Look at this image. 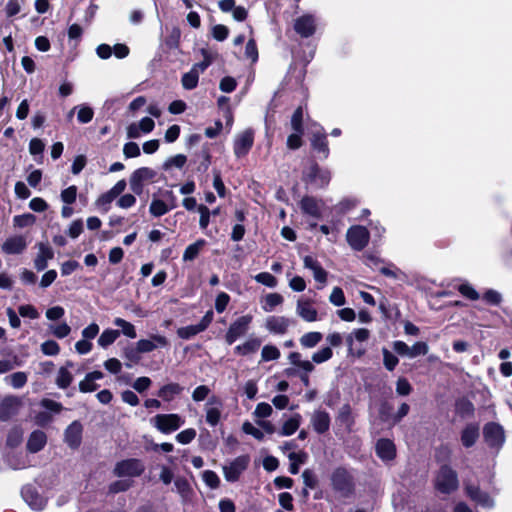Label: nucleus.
<instances>
[{
	"label": "nucleus",
	"instance_id": "59",
	"mask_svg": "<svg viewBox=\"0 0 512 512\" xmlns=\"http://www.w3.org/2000/svg\"><path fill=\"white\" fill-rule=\"evenodd\" d=\"M35 220L36 218L33 214L27 213L15 216L13 219V223L17 227L24 228L34 224Z\"/></svg>",
	"mask_w": 512,
	"mask_h": 512
},
{
	"label": "nucleus",
	"instance_id": "5",
	"mask_svg": "<svg viewBox=\"0 0 512 512\" xmlns=\"http://www.w3.org/2000/svg\"><path fill=\"white\" fill-rule=\"evenodd\" d=\"M346 240L355 251H362L369 243L370 233L361 225L351 226L346 233Z\"/></svg>",
	"mask_w": 512,
	"mask_h": 512
},
{
	"label": "nucleus",
	"instance_id": "23",
	"mask_svg": "<svg viewBox=\"0 0 512 512\" xmlns=\"http://www.w3.org/2000/svg\"><path fill=\"white\" fill-rule=\"evenodd\" d=\"M47 443V435L42 430H34L27 441L26 448L30 453H37L41 451Z\"/></svg>",
	"mask_w": 512,
	"mask_h": 512
},
{
	"label": "nucleus",
	"instance_id": "40",
	"mask_svg": "<svg viewBox=\"0 0 512 512\" xmlns=\"http://www.w3.org/2000/svg\"><path fill=\"white\" fill-rule=\"evenodd\" d=\"M483 301L491 306H499L503 301L502 294L495 289H487L482 295Z\"/></svg>",
	"mask_w": 512,
	"mask_h": 512
},
{
	"label": "nucleus",
	"instance_id": "50",
	"mask_svg": "<svg viewBox=\"0 0 512 512\" xmlns=\"http://www.w3.org/2000/svg\"><path fill=\"white\" fill-rule=\"evenodd\" d=\"M280 357L279 349L274 345H265L261 351L262 361L277 360Z\"/></svg>",
	"mask_w": 512,
	"mask_h": 512
},
{
	"label": "nucleus",
	"instance_id": "35",
	"mask_svg": "<svg viewBox=\"0 0 512 512\" xmlns=\"http://www.w3.org/2000/svg\"><path fill=\"white\" fill-rule=\"evenodd\" d=\"M199 82V72L196 69H191L189 72L184 73L181 83L184 89L192 90L197 87Z\"/></svg>",
	"mask_w": 512,
	"mask_h": 512
},
{
	"label": "nucleus",
	"instance_id": "52",
	"mask_svg": "<svg viewBox=\"0 0 512 512\" xmlns=\"http://www.w3.org/2000/svg\"><path fill=\"white\" fill-rule=\"evenodd\" d=\"M291 127L294 132H304L303 128V109L298 107L291 117Z\"/></svg>",
	"mask_w": 512,
	"mask_h": 512
},
{
	"label": "nucleus",
	"instance_id": "18",
	"mask_svg": "<svg viewBox=\"0 0 512 512\" xmlns=\"http://www.w3.org/2000/svg\"><path fill=\"white\" fill-rule=\"evenodd\" d=\"M292 323L293 321L285 316H269L265 328L272 334L283 335Z\"/></svg>",
	"mask_w": 512,
	"mask_h": 512
},
{
	"label": "nucleus",
	"instance_id": "30",
	"mask_svg": "<svg viewBox=\"0 0 512 512\" xmlns=\"http://www.w3.org/2000/svg\"><path fill=\"white\" fill-rule=\"evenodd\" d=\"M300 420H301V416L299 414H295L294 416H292L291 418H289L288 420H286L283 423L282 428L280 429L278 434L280 436L293 435L298 430V428L300 426Z\"/></svg>",
	"mask_w": 512,
	"mask_h": 512
},
{
	"label": "nucleus",
	"instance_id": "14",
	"mask_svg": "<svg viewBox=\"0 0 512 512\" xmlns=\"http://www.w3.org/2000/svg\"><path fill=\"white\" fill-rule=\"evenodd\" d=\"M300 209L304 215L314 219H321L324 203L321 199L312 196H304L300 203Z\"/></svg>",
	"mask_w": 512,
	"mask_h": 512
},
{
	"label": "nucleus",
	"instance_id": "29",
	"mask_svg": "<svg viewBox=\"0 0 512 512\" xmlns=\"http://www.w3.org/2000/svg\"><path fill=\"white\" fill-rule=\"evenodd\" d=\"M17 410V401L12 398H8L2 401L0 404V419L2 421L9 420Z\"/></svg>",
	"mask_w": 512,
	"mask_h": 512
},
{
	"label": "nucleus",
	"instance_id": "37",
	"mask_svg": "<svg viewBox=\"0 0 512 512\" xmlns=\"http://www.w3.org/2000/svg\"><path fill=\"white\" fill-rule=\"evenodd\" d=\"M23 434L21 426H14L7 435V446L11 448L19 446L23 440Z\"/></svg>",
	"mask_w": 512,
	"mask_h": 512
},
{
	"label": "nucleus",
	"instance_id": "16",
	"mask_svg": "<svg viewBox=\"0 0 512 512\" xmlns=\"http://www.w3.org/2000/svg\"><path fill=\"white\" fill-rule=\"evenodd\" d=\"M138 351L141 354L149 353L158 348H165L169 345L168 339L160 334H152L149 339H140L137 341Z\"/></svg>",
	"mask_w": 512,
	"mask_h": 512
},
{
	"label": "nucleus",
	"instance_id": "6",
	"mask_svg": "<svg viewBox=\"0 0 512 512\" xmlns=\"http://www.w3.org/2000/svg\"><path fill=\"white\" fill-rule=\"evenodd\" d=\"M253 320L251 315H243L233 321L226 334H225V342L228 345H232L235 343L240 337L245 335L249 330V326Z\"/></svg>",
	"mask_w": 512,
	"mask_h": 512
},
{
	"label": "nucleus",
	"instance_id": "61",
	"mask_svg": "<svg viewBox=\"0 0 512 512\" xmlns=\"http://www.w3.org/2000/svg\"><path fill=\"white\" fill-rule=\"evenodd\" d=\"M196 437V430L193 428H188L176 435V440L183 445L189 444Z\"/></svg>",
	"mask_w": 512,
	"mask_h": 512
},
{
	"label": "nucleus",
	"instance_id": "64",
	"mask_svg": "<svg viewBox=\"0 0 512 512\" xmlns=\"http://www.w3.org/2000/svg\"><path fill=\"white\" fill-rule=\"evenodd\" d=\"M229 301L230 296L227 293H219L215 299V310L217 313H223L226 310Z\"/></svg>",
	"mask_w": 512,
	"mask_h": 512
},
{
	"label": "nucleus",
	"instance_id": "41",
	"mask_svg": "<svg viewBox=\"0 0 512 512\" xmlns=\"http://www.w3.org/2000/svg\"><path fill=\"white\" fill-rule=\"evenodd\" d=\"M458 292L465 298L471 301H477L480 299V294L476 289L468 282L462 283L457 288Z\"/></svg>",
	"mask_w": 512,
	"mask_h": 512
},
{
	"label": "nucleus",
	"instance_id": "56",
	"mask_svg": "<svg viewBox=\"0 0 512 512\" xmlns=\"http://www.w3.org/2000/svg\"><path fill=\"white\" fill-rule=\"evenodd\" d=\"M332 356V349L330 347H324L312 355V362L321 364L331 359Z\"/></svg>",
	"mask_w": 512,
	"mask_h": 512
},
{
	"label": "nucleus",
	"instance_id": "47",
	"mask_svg": "<svg viewBox=\"0 0 512 512\" xmlns=\"http://www.w3.org/2000/svg\"><path fill=\"white\" fill-rule=\"evenodd\" d=\"M283 302V297L278 293H270L265 297V304L263 309L266 312H271L274 308Z\"/></svg>",
	"mask_w": 512,
	"mask_h": 512
},
{
	"label": "nucleus",
	"instance_id": "55",
	"mask_svg": "<svg viewBox=\"0 0 512 512\" xmlns=\"http://www.w3.org/2000/svg\"><path fill=\"white\" fill-rule=\"evenodd\" d=\"M204 483L211 489H216L220 485V479L218 475L212 470H205L202 474Z\"/></svg>",
	"mask_w": 512,
	"mask_h": 512
},
{
	"label": "nucleus",
	"instance_id": "15",
	"mask_svg": "<svg viewBox=\"0 0 512 512\" xmlns=\"http://www.w3.org/2000/svg\"><path fill=\"white\" fill-rule=\"evenodd\" d=\"M27 240L22 235L8 237L1 245V250L7 255L22 254L27 248Z\"/></svg>",
	"mask_w": 512,
	"mask_h": 512
},
{
	"label": "nucleus",
	"instance_id": "2",
	"mask_svg": "<svg viewBox=\"0 0 512 512\" xmlns=\"http://www.w3.org/2000/svg\"><path fill=\"white\" fill-rule=\"evenodd\" d=\"M153 426L163 434H169L178 430L185 420L178 414H157L151 419Z\"/></svg>",
	"mask_w": 512,
	"mask_h": 512
},
{
	"label": "nucleus",
	"instance_id": "3",
	"mask_svg": "<svg viewBox=\"0 0 512 512\" xmlns=\"http://www.w3.org/2000/svg\"><path fill=\"white\" fill-rule=\"evenodd\" d=\"M145 471L142 460L129 458L115 464L113 473L117 477H139Z\"/></svg>",
	"mask_w": 512,
	"mask_h": 512
},
{
	"label": "nucleus",
	"instance_id": "33",
	"mask_svg": "<svg viewBox=\"0 0 512 512\" xmlns=\"http://www.w3.org/2000/svg\"><path fill=\"white\" fill-rule=\"evenodd\" d=\"M73 381L72 373L67 369V367H60L57 373V377L55 379V383L58 388L66 389L70 386Z\"/></svg>",
	"mask_w": 512,
	"mask_h": 512
},
{
	"label": "nucleus",
	"instance_id": "46",
	"mask_svg": "<svg viewBox=\"0 0 512 512\" xmlns=\"http://www.w3.org/2000/svg\"><path fill=\"white\" fill-rule=\"evenodd\" d=\"M187 161V158L185 155L183 154H177L175 156H172L170 158H168L164 163H163V169L164 170H169L171 167H176L178 169H181L183 168V166L185 165Z\"/></svg>",
	"mask_w": 512,
	"mask_h": 512
},
{
	"label": "nucleus",
	"instance_id": "62",
	"mask_svg": "<svg viewBox=\"0 0 512 512\" xmlns=\"http://www.w3.org/2000/svg\"><path fill=\"white\" fill-rule=\"evenodd\" d=\"M411 391L412 386L409 381L404 377H400L396 382V393L400 396H407Z\"/></svg>",
	"mask_w": 512,
	"mask_h": 512
},
{
	"label": "nucleus",
	"instance_id": "11",
	"mask_svg": "<svg viewBox=\"0 0 512 512\" xmlns=\"http://www.w3.org/2000/svg\"><path fill=\"white\" fill-rule=\"evenodd\" d=\"M254 143V131L246 129L245 131L236 135L233 144V151L237 158L246 156L251 150Z\"/></svg>",
	"mask_w": 512,
	"mask_h": 512
},
{
	"label": "nucleus",
	"instance_id": "31",
	"mask_svg": "<svg viewBox=\"0 0 512 512\" xmlns=\"http://www.w3.org/2000/svg\"><path fill=\"white\" fill-rule=\"evenodd\" d=\"M206 245L204 239H198L194 243L188 245L183 253V261H193L199 255L201 249Z\"/></svg>",
	"mask_w": 512,
	"mask_h": 512
},
{
	"label": "nucleus",
	"instance_id": "44",
	"mask_svg": "<svg viewBox=\"0 0 512 512\" xmlns=\"http://www.w3.org/2000/svg\"><path fill=\"white\" fill-rule=\"evenodd\" d=\"M93 116H94V111L90 106H88L86 104L78 106L77 120L79 123H81V124L89 123L90 121H92Z\"/></svg>",
	"mask_w": 512,
	"mask_h": 512
},
{
	"label": "nucleus",
	"instance_id": "24",
	"mask_svg": "<svg viewBox=\"0 0 512 512\" xmlns=\"http://www.w3.org/2000/svg\"><path fill=\"white\" fill-rule=\"evenodd\" d=\"M304 267L310 269L313 272L315 281L319 283H326L327 272L323 269L321 264L311 256H305L303 259Z\"/></svg>",
	"mask_w": 512,
	"mask_h": 512
},
{
	"label": "nucleus",
	"instance_id": "26",
	"mask_svg": "<svg viewBox=\"0 0 512 512\" xmlns=\"http://www.w3.org/2000/svg\"><path fill=\"white\" fill-rule=\"evenodd\" d=\"M297 314L307 322L317 320V310L308 301L298 300L296 307Z\"/></svg>",
	"mask_w": 512,
	"mask_h": 512
},
{
	"label": "nucleus",
	"instance_id": "1",
	"mask_svg": "<svg viewBox=\"0 0 512 512\" xmlns=\"http://www.w3.org/2000/svg\"><path fill=\"white\" fill-rule=\"evenodd\" d=\"M333 491L340 497L348 499L355 495L356 482L351 470L344 466L336 467L330 475Z\"/></svg>",
	"mask_w": 512,
	"mask_h": 512
},
{
	"label": "nucleus",
	"instance_id": "53",
	"mask_svg": "<svg viewBox=\"0 0 512 512\" xmlns=\"http://www.w3.org/2000/svg\"><path fill=\"white\" fill-rule=\"evenodd\" d=\"M474 410V405L468 400H460L456 403V412L461 417L472 416Z\"/></svg>",
	"mask_w": 512,
	"mask_h": 512
},
{
	"label": "nucleus",
	"instance_id": "63",
	"mask_svg": "<svg viewBox=\"0 0 512 512\" xmlns=\"http://www.w3.org/2000/svg\"><path fill=\"white\" fill-rule=\"evenodd\" d=\"M76 197L77 187L74 185L69 186L61 192V200L68 205L73 204L76 200Z\"/></svg>",
	"mask_w": 512,
	"mask_h": 512
},
{
	"label": "nucleus",
	"instance_id": "10",
	"mask_svg": "<svg viewBox=\"0 0 512 512\" xmlns=\"http://www.w3.org/2000/svg\"><path fill=\"white\" fill-rule=\"evenodd\" d=\"M317 129L311 133L310 143L312 149L319 155L320 159H327L330 154L327 134L321 125H316Z\"/></svg>",
	"mask_w": 512,
	"mask_h": 512
},
{
	"label": "nucleus",
	"instance_id": "34",
	"mask_svg": "<svg viewBox=\"0 0 512 512\" xmlns=\"http://www.w3.org/2000/svg\"><path fill=\"white\" fill-rule=\"evenodd\" d=\"M261 345V341L257 338L250 339L241 345H237L234 348L236 354L248 355L255 352Z\"/></svg>",
	"mask_w": 512,
	"mask_h": 512
},
{
	"label": "nucleus",
	"instance_id": "28",
	"mask_svg": "<svg viewBox=\"0 0 512 512\" xmlns=\"http://www.w3.org/2000/svg\"><path fill=\"white\" fill-rule=\"evenodd\" d=\"M157 172L149 167H141L136 169L130 177L145 185V183L153 182Z\"/></svg>",
	"mask_w": 512,
	"mask_h": 512
},
{
	"label": "nucleus",
	"instance_id": "13",
	"mask_svg": "<svg viewBox=\"0 0 512 512\" xmlns=\"http://www.w3.org/2000/svg\"><path fill=\"white\" fill-rule=\"evenodd\" d=\"M293 28L302 38H309L316 32V19L311 14L302 15L294 20Z\"/></svg>",
	"mask_w": 512,
	"mask_h": 512
},
{
	"label": "nucleus",
	"instance_id": "22",
	"mask_svg": "<svg viewBox=\"0 0 512 512\" xmlns=\"http://www.w3.org/2000/svg\"><path fill=\"white\" fill-rule=\"evenodd\" d=\"M330 422L329 413L323 410L315 411L311 418L313 429L318 434L326 433L330 428Z\"/></svg>",
	"mask_w": 512,
	"mask_h": 512
},
{
	"label": "nucleus",
	"instance_id": "4",
	"mask_svg": "<svg viewBox=\"0 0 512 512\" xmlns=\"http://www.w3.org/2000/svg\"><path fill=\"white\" fill-rule=\"evenodd\" d=\"M458 487L457 473L449 466L443 465L436 477V488L441 493L450 494Z\"/></svg>",
	"mask_w": 512,
	"mask_h": 512
},
{
	"label": "nucleus",
	"instance_id": "48",
	"mask_svg": "<svg viewBox=\"0 0 512 512\" xmlns=\"http://www.w3.org/2000/svg\"><path fill=\"white\" fill-rule=\"evenodd\" d=\"M383 364L388 371H393L399 363V359L387 348H382Z\"/></svg>",
	"mask_w": 512,
	"mask_h": 512
},
{
	"label": "nucleus",
	"instance_id": "27",
	"mask_svg": "<svg viewBox=\"0 0 512 512\" xmlns=\"http://www.w3.org/2000/svg\"><path fill=\"white\" fill-rule=\"evenodd\" d=\"M183 388L177 383H169L162 386L157 396L162 398L164 401H171L173 398L182 392Z\"/></svg>",
	"mask_w": 512,
	"mask_h": 512
},
{
	"label": "nucleus",
	"instance_id": "9",
	"mask_svg": "<svg viewBox=\"0 0 512 512\" xmlns=\"http://www.w3.org/2000/svg\"><path fill=\"white\" fill-rule=\"evenodd\" d=\"M485 442L489 447L499 448L505 441V433L503 427L495 422L487 423L483 428Z\"/></svg>",
	"mask_w": 512,
	"mask_h": 512
},
{
	"label": "nucleus",
	"instance_id": "32",
	"mask_svg": "<svg viewBox=\"0 0 512 512\" xmlns=\"http://www.w3.org/2000/svg\"><path fill=\"white\" fill-rule=\"evenodd\" d=\"M120 336V331L114 329H106L99 336L97 343L102 348H107L113 344Z\"/></svg>",
	"mask_w": 512,
	"mask_h": 512
},
{
	"label": "nucleus",
	"instance_id": "57",
	"mask_svg": "<svg viewBox=\"0 0 512 512\" xmlns=\"http://www.w3.org/2000/svg\"><path fill=\"white\" fill-rule=\"evenodd\" d=\"M41 351L44 355L56 356L60 352V346L54 340H47L41 344Z\"/></svg>",
	"mask_w": 512,
	"mask_h": 512
},
{
	"label": "nucleus",
	"instance_id": "21",
	"mask_svg": "<svg viewBox=\"0 0 512 512\" xmlns=\"http://www.w3.org/2000/svg\"><path fill=\"white\" fill-rule=\"evenodd\" d=\"M82 425L79 421H73L65 430V442L70 448H78L81 444Z\"/></svg>",
	"mask_w": 512,
	"mask_h": 512
},
{
	"label": "nucleus",
	"instance_id": "49",
	"mask_svg": "<svg viewBox=\"0 0 512 512\" xmlns=\"http://www.w3.org/2000/svg\"><path fill=\"white\" fill-rule=\"evenodd\" d=\"M379 272L388 277V278H392V279H400L401 276H405V274L399 269L397 268L393 263H388L387 266H381L379 268Z\"/></svg>",
	"mask_w": 512,
	"mask_h": 512
},
{
	"label": "nucleus",
	"instance_id": "19",
	"mask_svg": "<svg viewBox=\"0 0 512 512\" xmlns=\"http://www.w3.org/2000/svg\"><path fill=\"white\" fill-rule=\"evenodd\" d=\"M38 253L34 259V267L37 271H43L48 266V261L54 258L53 249L46 243L40 242L36 245Z\"/></svg>",
	"mask_w": 512,
	"mask_h": 512
},
{
	"label": "nucleus",
	"instance_id": "38",
	"mask_svg": "<svg viewBox=\"0 0 512 512\" xmlns=\"http://www.w3.org/2000/svg\"><path fill=\"white\" fill-rule=\"evenodd\" d=\"M322 338L323 335L320 332H308L301 336L299 341L304 348H313L322 340Z\"/></svg>",
	"mask_w": 512,
	"mask_h": 512
},
{
	"label": "nucleus",
	"instance_id": "58",
	"mask_svg": "<svg viewBox=\"0 0 512 512\" xmlns=\"http://www.w3.org/2000/svg\"><path fill=\"white\" fill-rule=\"evenodd\" d=\"M329 301L335 306H343L346 303V298L342 288L334 287L329 296Z\"/></svg>",
	"mask_w": 512,
	"mask_h": 512
},
{
	"label": "nucleus",
	"instance_id": "8",
	"mask_svg": "<svg viewBox=\"0 0 512 512\" xmlns=\"http://www.w3.org/2000/svg\"><path fill=\"white\" fill-rule=\"evenodd\" d=\"M250 462L248 455L235 458L229 465L223 467L224 477L228 482L238 481L240 475L247 469Z\"/></svg>",
	"mask_w": 512,
	"mask_h": 512
},
{
	"label": "nucleus",
	"instance_id": "20",
	"mask_svg": "<svg viewBox=\"0 0 512 512\" xmlns=\"http://www.w3.org/2000/svg\"><path fill=\"white\" fill-rule=\"evenodd\" d=\"M376 454L382 461H391L396 456V447L393 441L381 438L376 443Z\"/></svg>",
	"mask_w": 512,
	"mask_h": 512
},
{
	"label": "nucleus",
	"instance_id": "54",
	"mask_svg": "<svg viewBox=\"0 0 512 512\" xmlns=\"http://www.w3.org/2000/svg\"><path fill=\"white\" fill-rule=\"evenodd\" d=\"M255 281L265 285L269 288H274L277 285V279L269 272H261L255 275Z\"/></svg>",
	"mask_w": 512,
	"mask_h": 512
},
{
	"label": "nucleus",
	"instance_id": "7",
	"mask_svg": "<svg viewBox=\"0 0 512 512\" xmlns=\"http://www.w3.org/2000/svg\"><path fill=\"white\" fill-rule=\"evenodd\" d=\"M304 177L309 184L323 188L329 184L331 173L328 169H323L317 163H313L305 172Z\"/></svg>",
	"mask_w": 512,
	"mask_h": 512
},
{
	"label": "nucleus",
	"instance_id": "45",
	"mask_svg": "<svg viewBox=\"0 0 512 512\" xmlns=\"http://www.w3.org/2000/svg\"><path fill=\"white\" fill-rule=\"evenodd\" d=\"M201 332L203 331L199 328V325L195 324L179 328L177 330V335L181 339L189 340Z\"/></svg>",
	"mask_w": 512,
	"mask_h": 512
},
{
	"label": "nucleus",
	"instance_id": "12",
	"mask_svg": "<svg viewBox=\"0 0 512 512\" xmlns=\"http://www.w3.org/2000/svg\"><path fill=\"white\" fill-rule=\"evenodd\" d=\"M23 500L32 510L41 511L45 508L47 500L39 493L38 489L33 485H25L21 489Z\"/></svg>",
	"mask_w": 512,
	"mask_h": 512
},
{
	"label": "nucleus",
	"instance_id": "42",
	"mask_svg": "<svg viewBox=\"0 0 512 512\" xmlns=\"http://www.w3.org/2000/svg\"><path fill=\"white\" fill-rule=\"evenodd\" d=\"M169 210L170 208L166 205V203L160 199H153L149 207V212L154 217H161L165 215Z\"/></svg>",
	"mask_w": 512,
	"mask_h": 512
},
{
	"label": "nucleus",
	"instance_id": "25",
	"mask_svg": "<svg viewBox=\"0 0 512 512\" xmlns=\"http://www.w3.org/2000/svg\"><path fill=\"white\" fill-rule=\"evenodd\" d=\"M479 438V426L476 423L467 424L461 432V442L466 448L472 447Z\"/></svg>",
	"mask_w": 512,
	"mask_h": 512
},
{
	"label": "nucleus",
	"instance_id": "17",
	"mask_svg": "<svg viewBox=\"0 0 512 512\" xmlns=\"http://www.w3.org/2000/svg\"><path fill=\"white\" fill-rule=\"evenodd\" d=\"M466 493L471 500L483 508L491 509L495 505V502L491 496L487 492L482 491L478 486L467 485Z\"/></svg>",
	"mask_w": 512,
	"mask_h": 512
},
{
	"label": "nucleus",
	"instance_id": "60",
	"mask_svg": "<svg viewBox=\"0 0 512 512\" xmlns=\"http://www.w3.org/2000/svg\"><path fill=\"white\" fill-rule=\"evenodd\" d=\"M221 418V411L219 407H210L206 410V422L214 427L216 426Z\"/></svg>",
	"mask_w": 512,
	"mask_h": 512
},
{
	"label": "nucleus",
	"instance_id": "39",
	"mask_svg": "<svg viewBox=\"0 0 512 512\" xmlns=\"http://www.w3.org/2000/svg\"><path fill=\"white\" fill-rule=\"evenodd\" d=\"M114 325L121 328V332L128 338L134 339L137 337L136 329L133 324L130 322L122 319V318H115L113 321Z\"/></svg>",
	"mask_w": 512,
	"mask_h": 512
},
{
	"label": "nucleus",
	"instance_id": "36",
	"mask_svg": "<svg viewBox=\"0 0 512 512\" xmlns=\"http://www.w3.org/2000/svg\"><path fill=\"white\" fill-rule=\"evenodd\" d=\"M288 360L293 366H296L302 370H306V371L314 370L313 363L309 360H302L301 354L299 352H291L288 355Z\"/></svg>",
	"mask_w": 512,
	"mask_h": 512
},
{
	"label": "nucleus",
	"instance_id": "43",
	"mask_svg": "<svg viewBox=\"0 0 512 512\" xmlns=\"http://www.w3.org/2000/svg\"><path fill=\"white\" fill-rule=\"evenodd\" d=\"M27 374L25 372H15L6 377V380L9 381V384L15 388L20 389L27 383Z\"/></svg>",
	"mask_w": 512,
	"mask_h": 512
},
{
	"label": "nucleus",
	"instance_id": "51",
	"mask_svg": "<svg viewBox=\"0 0 512 512\" xmlns=\"http://www.w3.org/2000/svg\"><path fill=\"white\" fill-rule=\"evenodd\" d=\"M429 351V346L426 342H416L411 347L409 346L408 358H416L418 356L426 355Z\"/></svg>",
	"mask_w": 512,
	"mask_h": 512
}]
</instances>
